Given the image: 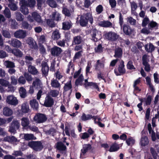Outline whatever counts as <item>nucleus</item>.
Masks as SVG:
<instances>
[{
	"label": "nucleus",
	"instance_id": "9",
	"mask_svg": "<svg viewBox=\"0 0 159 159\" xmlns=\"http://www.w3.org/2000/svg\"><path fill=\"white\" fill-rule=\"evenodd\" d=\"M14 36L16 38L24 39L26 36V32L24 30H19L15 32Z\"/></svg>",
	"mask_w": 159,
	"mask_h": 159
},
{
	"label": "nucleus",
	"instance_id": "22",
	"mask_svg": "<svg viewBox=\"0 0 159 159\" xmlns=\"http://www.w3.org/2000/svg\"><path fill=\"white\" fill-rule=\"evenodd\" d=\"M0 85L3 87H8V88L11 86L9 81L3 78L0 79Z\"/></svg>",
	"mask_w": 159,
	"mask_h": 159
},
{
	"label": "nucleus",
	"instance_id": "18",
	"mask_svg": "<svg viewBox=\"0 0 159 159\" xmlns=\"http://www.w3.org/2000/svg\"><path fill=\"white\" fill-rule=\"evenodd\" d=\"M104 61L105 60L103 58H102L101 60H98L96 66V69L99 70L103 68L104 66Z\"/></svg>",
	"mask_w": 159,
	"mask_h": 159
},
{
	"label": "nucleus",
	"instance_id": "29",
	"mask_svg": "<svg viewBox=\"0 0 159 159\" xmlns=\"http://www.w3.org/2000/svg\"><path fill=\"white\" fill-rule=\"evenodd\" d=\"M82 42L81 37L79 36H75L73 39L72 42L73 45L79 44H80Z\"/></svg>",
	"mask_w": 159,
	"mask_h": 159
},
{
	"label": "nucleus",
	"instance_id": "11",
	"mask_svg": "<svg viewBox=\"0 0 159 159\" xmlns=\"http://www.w3.org/2000/svg\"><path fill=\"white\" fill-rule=\"evenodd\" d=\"M62 51V50L61 48L55 46L51 48V52L52 56L57 57L61 54Z\"/></svg>",
	"mask_w": 159,
	"mask_h": 159
},
{
	"label": "nucleus",
	"instance_id": "26",
	"mask_svg": "<svg viewBox=\"0 0 159 159\" xmlns=\"http://www.w3.org/2000/svg\"><path fill=\"white\" fill-rule=\"evenodd\" d=\"M72 26V24L70 21H65L62 23V29L64 30H68Z\"/></svg>",
	"mask_w": 159,
	"mask_h": 159
},
{
	"label": "nucleus",
	"instance_id": "17",
	"mask_svg": "<svg viewBox=\"0 0 159 159\" xmlns=\"http://www.w3.org/2000/svg\"><path fill=\"white\" fill-rule=\"evenodd\" d=\"M149 143V141L148 137L145 136L141 137L140 142V144L142 146L145 147Z\"/></svg>",
	"mask_w": 159,
	"mask_h": 159
},
{
	"label": "nucleus",
	"instance_id": "19",
	"mask_svg": "<svg viewBox=\"0 0 159 159\" xmlns=\"http://www.w3.org/2000/svg\"><path fill=\"white\" fill-rule=\"evenodd\" d=\"M98 25L100 26L105 28L111 27L112 26V23L108 20L100 21L98 23Z\"/></svg>",
	"mask_w": 159,
	"mask_h": 159
},
{
	"label": "nucleus",
	"instance_id": "53",
	"mask_svg": "<svg viewBox=\"0 0 159 159\" xmlns=\"http://www.w3.org/2000/svg\"><path fill=\"white\" fill-rule=\"evenodd\" d=\"M59 91L57 90H51L49 93V94L52 97H56L58 95Z\"/></svg>",
	"mask_w": 159,
	"mask_h": 159
},
{
	"label": "nucleus",
	"instance_id": "56",
	"mask_svg": "<svg viewBox=\"0 0 159 159\" xmlns=\"http://www.w3.org/2000/svg\"><path fill=\"white\" fill-rule=\"evenodd\" d=\"M4 14L6 17L10 18L11 17V12L9 9L7 7H6L4 11Z\"/></svg>",
	"mask_w": 159,
	"mask_h": 159
},
{
	"label": "nucleus",
	"instance_id": "40",
	"mask_svg": "<svg viewBox=\"0 0 159 159\" xmlns=\"http://www.w3.org/2000/svg\"><path fill=\"white\" fill-rule=\"evenodd\" d=\"M56 147L58 150L61 151H65L66 148V146L61 142L57 143Z\"/></svg>",
	"mask_w": 159,
	"mask_h": 159
},
{
	"label": "nucleus",
	"instance_id": "13",
	"mask_svg": "<svg viewBox=\"0 0 159 159\" xmlns=\"http://www.w3.org/2000/svg\"><path fill=\"white\" fill-rule=\"evenodd\" d=\"M26 41L27 43L29 45V47L31 48L34 49L37 48V45L32 38H29L26 40Z\"/></svg>",
	"mask_w": 159,
	"mask_h": 159
},
{
	"label": "nucleus",
	"instance_id": "44",
	"mask_svg": "<svg viewBox=\"0 0 159 159\" xmlns=\"http://www.w3.org/2000/svg\"><path fill=\"white\" fill-rule=\"evenodd\" d=\"M21 28L24 29H29L30 30L32 27L28 22L25 21H23L21 23Z\"/></svg>",
	"mask_w": 159,
	"mask_h": 159
},
{
	"label": "nucleus",
	"instance_id": "50",
	"mask_svg": "<svg viewBox=\"0 0 159 159\" xmlns=\"http://www.w3.org/2000/svg\"><path fill=\"white\" fill-rule=\"evenodd\" d=\"M16 19L18 21H22L24 19L23 16L19 12L15 13Z\"/></svg>",
	"mask_w": 159,
	"mask_h": 159
},
{
	"label": "nucleus",
	"instance_id": "46",
	"mask_svg": "<svg viewBox=\"0 0 159 159\" xmlns=\"http://www.w3.org/2000/svg\"><path fill=\"white\" fill-rule=\"evenodd\" d=\"M24 134V139L25 140H28L31 139H36L32 134Z\"/></svg>",
	"mask_w": 159,
	"mask_h": 159
},
{
	"label": "nucleus",
	"instance_id": "64",
	"mask_svg": "<svg viewBox=\"0 0 159 159\" xmlns=\"http://www.w3.org/2000/svg\"><path fill=\"white\" fill-rule=\"evenodd\" d=\"M9 21L10 23H11V27L13 28H15L16 25V22L15 20L12 19H10L9 20Z\"/></svg>",
	"mask_w": 159,
	"mask_h": 159
},
{
	"label": "nucleus",
	"instance_id": "3",
	"mask_svg": "<svg viewBox=\"0 0 159 159\" xmlns=\"http://www.w3.org/2000/svg\"><path fill=\"white\" fill-rule=\"evenodd\" d=\"M34 120L37 123H41L45 122L47 120V117L44 114L38 113L34 117Z\"/></svg>",
	"mask_w": 159,
	"mask_h": 159
},
{
	"label": "nucleus",
	"instance_id": "59",
	"mask_svg": "<svg viewBox=\"0 0 159 159\" xmlns=\"http://www.w3.org/2000/svg\"><path fill=\"white\" fill-rule=\"evenodd\" d=\"M18 83L20 84H24L26 82L24 77L23 76H20L18 79Z\"/></svg>",
	"mask_w": 159,
	"mask_h": 159
},
{
	"label": "nucleus",
	"instance_id": "33",
	"mask_svg": "<svg viewBox=\"0 0 159 159\" xmlns=\"http://www.w3.org/2000/svg\"><path fill=\"white\" fill-rule=\"evenodd\" d=\"M29 123V120L27 118L23 117L21 119V125L24 127L27 126Z\"/></svg>",
	"mask_w": 159,
	"mask_h": 159
},
{
	"label": "nucleus",
	"instance_id": "38",
	"mask_svg": "<svg viewBox=\"0 0 159 159\" xmlns=\"http://www.w3.org/2000/svg\"><path fill=\"white\" fill-rule=\"evenodd\" d=\"M93 118V116L91 115H86L84 113H83L81 117V120L83 121H86L90 120Z\"/></svg>",
	"mask_w": 159,
	"mask_h": 159
},
{
	"label": "nucleus",
	"instance_id": "8",
	"mask_svg": "<svg viewBox=\"0 0 159 159\" xmlns=\"http://www.w3.org/2000/svg\"><path fill=\"white\" fill-rule=\"evenodd\" d=\"M21 4L20 11L24 14L27 15L29 13V11L27 7V2L25 0H22L20 2Z\"/></svg>",
	"mask_w": 159,
	"mask_h": 159
},
{
	"label": "nucleus",
	"instance_id": "15",
	"mask_svg": "<svg viewBox=\"0 0 159 159\" xmlns=\"http://www.w3.org/2000/svg\"><path fill=\"white\" fill-rule=\"evenodd\" d=\"M32 16L34 20L37 23L42 24L43 22L41 16L36 12H34L32 14Z\"/></svg>",
	"mask_w": 159,
	"mask_h": 159
},
{
	"label": "nucleus",
	"instance_id": "61",
	"mask_svg": "<svg viewBox=\"0 0 159 159\" xmlns=\"http://www.w3.org/2000/svg\"><path fill=\"white\" fill-rule=\"evenodd\" d=\"M148 26L150 27V29L152 30V28L157 27L158 24L156 22L154 21H151L148 24Z\"/></svg>",
	"mask_w": 159,
	"mask_h": 159
},
{
	"label": "nucleus",
	"instance_id": "63",
	"mask_svg": "<svg viewBox=\"0 0 159 159\" xmlns=\"http://www.w3.org/2000/svg\"><path fill=\"white\" fill-rule=\"evenodd\" d=\"M37 6L38 9H40L42 5L44 4L45 1V0H37Z\"/></svg>",
	"mask_w": 159,
	"mask_h": 159
},
{
	"label": "nucleus",
	"instance_id": "30",
	"mask_svg": "<svg viewBox=\"0 0 159 159\" xmlns=\"http://www.w3.org/2000/svg\"><path fill=\"white\" fill-rule=\"evenodd\" d=\"M98 34V31L95 29H93L91 32V35L92 36V40L95 42L97 41L98 40L97 34Z\"/></svg>",
	"mask_w": 159,
	"mask_h": 159
},
{
	"label": "nucleus",
	"instance_id": "27",
	"mask_svg": "<svg viewBox=\"0 0 159 159\" xmlns=\"http://www.w3.org/2000/svg\"><path fill=\"white\" fill-rule=\"evenodd\" d=\"M51 86L55 88H57L60 89L61 87V84L58 80H57L53 79L51 80Z\"/></svg>",
	"mask_w": 159,
	"mask_h": 159
},
{
	"label": "nucleus",
	"instance_id": "49",
	"mask_svg": "<svg viewBox=\"0 0 159 159\" xmlns=\"http://www.w3.org/2000/svg\"><path fill=\"white\" fill-rule=\"evenodd\" d=\"M12 53L15 56L19 57H21L23 55L22 52L18 49H14Z\"/></svg>",
	"mask_w": 159,
	"mask_h": 159
},
{
	"label": "nucleus",
	"instance_id": "24",
	"mask_svg": "<svg viewBox=\"0 0 159 159\" xmlns=\"http://www.w3.org/2000/svg\"><path fill=\"white\" fill-rule=\"evenodd\" d=\"M122 54V51L120 48H116L115 51V54L114 56L116 58H120Z\"/></svg>",
	"mask_w": 159,
	"mask_h": 159
},
{
	"label": "nucleus",
	"instance_id": "37",
	"mask_svg": "<svg viewBox=\"0 0 159 159\" xmlns=\"http://www.w3.org/2000/svg\"><path fill=\"white\" fill-rule=\"evenodd\" d=\"M91 147L89 144H84L83 145V148L81 149V152L84 154L85 153L87 152L91 149Z\"/></svg>",
	"mask_w": 159,
	"mask_h": 159
},
{
	"label": "nucleus",
	"instance_id": "51",
	"mask_svg": "<svg viewBox=\"0 0 159 159\" xmlns=\"http://www.w3.org/2000/svg\"><path fill=\"white\" fill-rule=\"evenodd\" d=\"M47 3L52 7H55L57 6V4L54 0H48L47 1Z\"/></svg>",
	"mask_w": 159,
	"mask_h": 159
},
{
	"label": "nucleus",
	"instance_id": "62",
	"mask_svg": "<svg viewBox=\"0 0 159 159\" xmlns=\"http://www.w3.org/2000/svg\"><path fill=\"white\" fill-rule=\"evenodd\" d=\"M127 68L129 69H134L135 68L133 65V62L131 61H129L128 62L127 65Z\"/></svg>",
	"mask_w": 159,
	"mask_h": 159
},
{
	"label": "nucleus",
	"instance_id": "28",
	"mask_svg": "<svg viewBox=\"0 0 159 159\" xmlns=\"http://www.w3.org/2000/svg\"><path fill=\"white\" fill-rule=\"evenodd\" d=\"M119 149V145L116 143H115L111 145L109 151L111 152H114L117 151Z\"/></svg>",
	"mask_w": 159,
	"mask_h": 159
},
{
	"label": "nucleus",
	"instance_id": "16",
	"mask_svg": "<svg viewBox=\"0 0 159 159\" xmlns=\"http://www.w3.org/2000/svg\"><path fill=\"white\" fill-rule=\"evenodd\" d=\"M123 30L124 33L127 35H130L133 32V30L128 25L125 24L123 26Z\"/></svg>",
	"mask_w": 159,
	"mask_h": 159
},
{
	"label": "nucleus",
	"instance_id": "23",
	"mask_svg": "<svg viewBox=\"0 0 159 159\" xmlns=\"http://www.w3.org/2000/svg\"><path fill=\"white\" fill-rule=\"evenodd\" d=\"M13 113L11 109L7 107H4L3 110V114L6 116H11Z\"/></svg>",
	"mask_w": 159,
	"mask_h": 159
},
{
	"label": "nucleus",
	"instance_id": "36",
	"mask_svg": "<svg viewBox=\"0 0 159 159\" xmlns=\"http://www.w3.org/2000/svg\"><path fill=\"white\" fill-rule=\"evenodd\" d=\"M145 48L146 50L148 52H152L154 50V46L151 43L149 44H147L145 46Z\"/></svg>",
	"mask_w": 159,
	"mask_h": 159
},
{
	"label": "nucleus",
	"instance_id": "41",
	"mask_svg": "<svg viewBox=\"0 0 159 159\" xmlns=\"http://www.w3.org/2000/svg\"><path fill=\"white\" fill-rule=\"evenodd\" d=\"M126 142L128 146H132L135 143V140L133 138L130 137L126 139Z\"/></svg>",
	"mask_w": 159,
	"mask_h": 159
},
{
	"label": "nucleus",
	"instance_id": "5",
	"mask_svg": "<svg viewBox=\"0 0 159 159\" xmlns=\"http://www.w3.org/2000/svg\"><path fill=\"white\" fill-rule=\"evenodd\" d=\"M20 126L19 122L17 120H14L11 123L9 131L11 133L14 134L16 130L18 129Z\"/></svg>",
	"mask_w": 159,
	"mask_h": 159
},
{
	"label": "nucleus",
	"instance_id": "45",
	"mask_svg": "<svg viewBox=\"0 0 159 159\" xmlns=\"http://www.w3.org/2000/svg\"><path fill=\"white\" fill-rule=\"evenodd\" d=\"M72 88L71 81L70 80L65 84L64 89L65 91H66L71 90Z\"/></svg>",
	"mask_w": 159,
	"mask_h": 159
},
{
	"label": "nucleus",
	"instance_id": "47",
	"mask_svg": "<svg viewBox=\"0 0 159 159\" xmlns=\"http://www.w3.org/2000/svg\"><path fill=\"white\" fill-rule=\"evenodd\" d=\"M52 17L53 20L56 21H59L61 20V17L60 15L57 12H55L53 13Z\"/></svg>",
	"mask_w": 159,
	"mask_h": 159
},
{
	"label": "nucleus",
	"instance_id": "32",
	"mask_svg": "<svg viewBox=\"0 0 159 159\" xmlns=\"http://www.w3.org/2000/svg\"><path fill=\"white\" fill-rule=\"evenodd\" d=\"M29 72L33 75H36L38 73V71L35 67L31 65H29L28 67Z\"/></svg>",
	"mask_w": 159,
	"mask_h": 159
},
{
	"label": "nucleus",
	"instance_id": "12",
	"mask_svg": "<svg viewBox=\"0 0 159 159\" xmlns=\"http://www.w3.org/2000/svg\"><path fill=\"white\" fill-rule=\"evenodd\" d=\"M54 101L49 95L47 96L45 98L44 103V105L47 107H51L53 104Z\"/></svg>",
	"mask_w": 159,
	"mask_h": 159
},
{
	"label": "nucleus",
	"instance_id": "48",
	"mask_svg": "<svg viewBox=\"0 0 159 159\" xmlns=\"http://www.w3.org/2000/svg\"><path fill=\"white\" fill-rule=\"evenodd\" d=\"M127 22L131 25H135L136 24V20L132 17L129 16L127 18Z\"/></svg>",
	"mask_w": 159,
	"mask_h": 159
},
{
	"label": "nucleus",
	"instance_id": "10",
	"mask_svg": "<svg viewBox=\"0 0 159 159\" xmlns=\"http://www.w3.org/2000/svg\"><path fill=\"white\" fill-rule=\"evenodd\" d=\"M8 43L14 47L19 48L22 46V43L19 40L16 39H12L8 41Z\"/></svg>",
	"mask_w": 159,
	"mask_h": 159
},
{
	"label": "nucleus",
	"instance_id": "39",
	"mask_svg": "<svg viewBox=\"0 0 159 159\" xmlns=\"http://www.w3.org/2000/svg\"><path fill=\"white\" fill-rule=\"evenodd\" d=\"M4 65L7 68H14L15 67L14 63L11 61H6L4 62Z\"/></svg>",
	"mask_w": 159,
	"mask_h": 159
},
{
	"label": "nucleus",
	"instance_id": "57",
	"mask_svg": "<svg viewBox=\"0 0 159 159\" xmlns=\"http://www.w3.org/2000/svg\"><path fill=\"white\" fill-rule=\"evenodd\" d=\"M151 29L148 28H147L145 27L143 28L141 30V32L144 34H148L151 33L150 30Z\"/></svg>",
	"mask_w": 159,
	"mask_h": 159
},
{
	"label": "nucleus",
	"instance_id": "43",
	"mask_svg": "<svg viewBox=\"0 0 159 159\" xmlns=\"http://www.w3.org/2000/svg\"><path fill=\"white\" fill-rule=\"evenodd\" d=\"M118 70L120 74H124L125 73V70L124 68V62L123 61L120 63Z\"/></svg>",
	"mask_w": 159,
	"mask_h": 159
},
{
	"label": "nucleus",
	"instance_id": "55",
	"mask_svg": "<svg viewBox=\"0 0 159 159\" xmlns=\"http://www.w3.org/2000/svg\"><path fill=\"white\" fill-rule=\"evenodd\" d=\"M142 60L143 64L148 63L149 61V56L146 54L144 55L142 57Z\"/></svg>",
	"mask_w": 159,
	"mask_h": 159
},
{
	"label": "nucleus",
	"instance_id": "25",
	"mask_svg": "<svg viewBox=\"0 0 159 159\" xmlns=\"http://www.w3.org/2000/svg\"><path fill=\"white\" fill-rule=\"evenodd\" d=\"M30 104L31 107L35 110H37L39 107V103L36 99H33L30 101Z\"/></svg>",
	"mask_w": 159,
	"mask_h": 159
},
{
	"label": "nucleus",
	"instance_id": "6",
	"mask_svg": "<svg viewBox=\"0 0 159 159\" xmlns=\"http://www.w3.org/2000/svg\"><path fill=\"white\" fill-rule=\"evenodd\" d=\"M105 36L108 40L114 41L118 38L119 35L114 32L110 31L106 32Z\"/></svg>",
	"mask_w": 159,
	"mask_h": 159
},
{
	"label": "nucleus",
	"instance_id": "14",
	"mask_svg": "<svg viewBox=\"0 0 159 159\" xmlns=\"http://www.w3.org/2000/svg\"><path fill=\"white\" fill-rule=\"evenodd\" d=\"M32 85L36 89H44L45 87H43L40 80L38 78H36L32 84Z\"/></svg>",
	"mask_w": 159,
	"mask_h": 159
},
{
	"label": "nucleus",
	"instance_id": "60",
	"mask_svg": "<svg viewBox=\"0 0 159 159\" xmlns=\"http://www.w3.org/2000/svg\"><path fill=\"white\" fill-rule=\"evenodd\" d=\"M11 83L12 85H16L18 83L17 79L14 76H12L11 77Z\"/></svg>",
	"mask_w": 159,
	"mask_h": 159
},
{
	"label": "nucleus",
	"instance_id": "7",
	"mask_svg": "<svg viewBox=\"0 0 159 159\" xmlns=\"http://www.w3.org/2000/svg\"><path fill=\"white\" fill-rule=\"evenodd\" d=\"M148 129L149 133L151 136L152 141H155L157 139H159V135L157 134L156 135L155 133L152 129L151 124L150 123H149L148 125Z\"/></svg>",
	"mask_w": 159,
	"mask_h": 159
},
{
	"label": "nucleus",
	"instance_id": "35",
	"mask_svg": "<svg viewBox=\"0 0 159 159\" xmlns=\"http://www.w3.org/2000/svg\"><path fill=\"white\" fill-rule=\"evenodd\" d=\"M19 92L21 98H24L26 96V91L23 87H21L20 88Z\"/></svg>",
	"mask_w": 159,
	"mask_h": 159
},
{
	"label": "nucleus",
	"instance_id": "2",
	"mask_svg": "<svg viewBox=\"0 0 159 159\" xmlns=\"http://www.w3.org/2000/svg\"><path fill=\"white\" fill-rule=\"evenodd\" d=\"M29 146L36 151H41L43 148L41 142L39 141H32L28 143Z\"/></svg>",
	"mask_w": 159,
	"mask_h": 159
},
{
	"label": "nucleus",
	"instance_id": "4",
	"mask_svg": "<svg viewBox=\"0 0 159 159\" xmlns=\"http://www.w3.org/2000/svg\"><path fill=\"white\" fill-rule=\"evenodd\" d=\"M6 102L8 104L16 106L18 103V101L16 97L13 95H9L7 97Z\"/></svg>",
	"mask_w": 159,
	"mask_h": 159
},
{
	"label": "nucleus",
	"instance_id": "21",
	"mask_svg": "<svg viewBox=\"0 0 159 159\" xmlns=\"http://www.w3.org/2000/svg\"><path fill=\"white\" fill-rule=\"evenodd\" d=\"M42 70L43 74L45 75H47L49 70V67L47 64L45 62H43L42 64Z\"/></svg>",
	"mask_w": 159,
	"mask_h": 159
},
{
	"label": "nucleus",
	"instance_id": "1",
	"mask_svg": "<svg viewBox=\"0 0 159 159\" xmlns=\"http://www.w3.org/2000/svg\"><path fill=\"white\" fill-rule=\"evenodd\" d=\"M89 21L91 24L93 23V18L91 14L90 13L84 14L80 17V25L82 26H86Z\"/></svg>",
	"mask_w": 159,
	"mask_h": 159
},
{
	"label": "nucleus",
	"instance_id": "42",
	"mask_svg": "<svg viewBox=\"0 0 159 159\" xmlns=\"http://www.w3.org/2000/svg\"><path fill=\"white\" fill-rule=\"evenodd\" d=\"M84 80V77L82 75L80 74L78 79L76 80L75 84L78 86V85H82V82Z\"/></svg>",
	"mask_w": 159,
	"mask_h": 159
},
{
	"label": "nucleus",
	"instance_id": "34",
	"mask_svg": "<svg viewBox=\"0 0 159 159\" xmlns=\"http://www.w3.org/2000/svg\"><path fill=\"white\" fill-rule=\"evenodd\" d=\"M30 110L29 105L26 103L22 104L21 106L22 111L24 113H28Z\"/></svg>",
	"mask_w": 159,
	"mask_h": 159
},
{
	"label": "nucleus",
	"instance_id": "58",
	"mask_svg": "<svg viewBox=\"0 0 159 159\" xmlns=\"http://www.w3.org/2000/svg\"><path fill=\"white\" fill-rule=\"evenodd\" d=\"M149 19L147 17H145L142 21V25L143 27H145L149 22Z\"/></svg>",
	"mask_w": 159,
	"mask_h": 159
},
{
	"label": "nucleus",
	"instance_id": "54",
	"mask_svg": "<svg viewBox=\"0 0 159 159\" xmlns=\"http://www.w3.org/2000/svg\"><path fill=\"white\" fill-rule=\"evenodd\" d=\"M131 12L133 13L137 8V4L134 2H130Z\"/></svg>",
	"mask_w": 159,
	"mask_h": 159
},
{
	"label": "nucleus",
	"instance_id": "31",
	"mask_svg": "<svg viewBox=\"0 0 159 159\" xmlns=\"http://www.w3.org/2000/svg\"><path fill=\"white\" fill-rule=\"evenodd\" d=\"M140 101L142 102H144L146 105H149L152 101V97L150 96H148L146 98L141 99Z\"/></svg>",
	"mask_w": 159,
	"mask_h": 159
},
{
	"label": "nucleus",
	"instance_id": "52",
	"mask_svg": "<svg viewBox=\"0 0 159 159\" xmlns=\"http://www.w3.org/2000/svg\"><path fill=\"white\" fill-rule=\"evenodd\" d=\"M27 2V5L26 6H29L30 7H33L35 6L36 2L35 0H28L26 1Z\"/></svg>",
	"mask_w": 159,
	"mask_h": 159
},
{
	"label": "nucleus",
	"instance_id": "20",
	"mask_svg": "<svg viewBox=\"0 0 159 159\" xmlns=\"http://www.w3.org/2000/svg\"><path fill=\"white\" fill-rule=\"evenodd\" d=\"M52 39L54 40H57L61 38V34L58 30L53 31L51 36Z\"/></svg>",
	"mask_w": 159,
	"mask_h": 159
}]
</instances>
